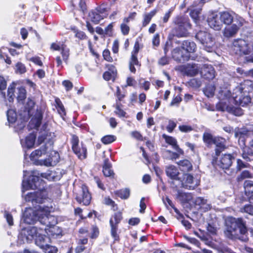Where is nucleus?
I'll return each instance as SVG.
<instances>
[{"label": "nucleus", "instance_id": "nucleus-46", "mask_svg": "<svg viewBox=\"0 0 253 253\" xmlns=\"http://www.w3.org/2000/svg\"><path fill=\"white\" fill-rule=\"evenodd\" d=\"M250 131L245 128L239 129L235 132V136L237 138H239V140L244 141V136L249 135Z\"/></svg>", "mask_w": 253, "mask_h": 253}, {"label": "nucleus", "instance_id": "nucleus-57", "mask_svg": "<svg viewBox=\"0 0 253 253\" xmlns=\"http://www.w3.org/2000/svg\"><path fill=\"white\" fill-rule=\"evenodd\" d=\"M35 105V103L33 100L28 98L27 99L26 104L25 106V109L27 110V113L28 115L30 114V110L33 108Z\"/></svg>", "mask_w": 253, "mask_h": 253}, {"label": "nucleus", "instance_id": "nucleus-26", "mask_svg": "<svg viewBox=\"0 0 253 253\" xmlns=\"http://www.w3.org/2000/svg\"><path fill=\"white\" fill-rule=\"evenodd\" d=\"M51 48L55 50H59L61 49V54L63 60L65 62H67L70 55L69 48H67L66 46L64 45H62V46L60 47L59 45L55 43H52Z\"/></svg>", "mask_w": 253, "mask_h": 253}, {"label": "nucleus", "instance_id": "nucleus-51", "mask_svg": "<svg viewBox=\"0 0 253 253\" xmlns=\"http://www.w3.org/2000/svg\"><path fill=\"white\" fill-rule=\"evenodd\" d=\"M55 102L57 105V109L58 113L61 115H65L66 112L63 105L59 99H56Z\"/></svg>", "mask_w": 253, "mask_h": 253}, {"label": "nucleus", "instance_id": "nucleus-34", "mask_svg": "<svg viewBox=\"0 0 253 253\" xmlns=\"http://www.w3.org/2000/svg\"><path fill=\"white\" fill-rule=\"evenodd\" d=\"M177 164L182 171L188 172L192 170V165L188 160H180Z\"/></svg>", "mask_w": 253, "mask_h": 253}, {"label": "nucleus", "instance_id": "nucleus-22", "mask_svg": "<svg viewBox=\"0 0 253 253\" xmlns=\"http://www.w3.org/2000/svg\"><path fill=\"white\" fill-rule=\"evenodd\" d=\"M200 73L203 78L208 80H212L215 77V71L211 65H204Z\"/></svg>", "mask_w": 253, "mask_h": 253}, {"label": "nucleus", "instance_id": "nucleus-35", "mask_svg": "<svg viewBox=\"0 0 253 253\" xmlns=\"http://www.w3.org/2000/svg\"><path fill=\"white\" fill-rule=\"evenodd\" d=\"M244 187L246 195L249 197V199L253 197V181L246 180L244 183Z\"/></svg>", "mask_w": 253, "mask_h": 253}, {"label": "nucleus", "instance_id": "nucleus-9", "mask_svg": "<svg viewBox=\"0 0 253 253\" xmlns=\"http://www.w3.org/2000/svg\"><path fill=\"white\" fill-rule=\"evenodd\" d=\"M235 157L231 154H224L218 158L214 157L213 162L223 169H227L231 166Z\"/></svg>", "mask_w": 253, "mask_h": 253}, {"label": "nucleus", "instance_id": "nucleus-60", "mask_svg": "<svg viewBox=\"0 0 253 253\" xmlns=\"http://www.w3.org/2000/svg\"><path fill=\"white\" fill-rule=\"evenodd\" d=\"M251 177V175L250 172L248 170L243 171L241 174L238 176L237 179L238 181H241L245 178H250Z\"/></svg>", "mask_w": 253, "mask_h": 253}, {"label": "nucleus", "instance_id": "nucleus-49", "mask_svg": "<svg viewBox=\"0 0 253 253\" xmlns=\"http://www.w3.org/2000/svg\"><path fill=\"white\" fill-rule=\"evenodd\" d=\"M96 11L101 14L104 18L108 15L107 5L105 3L101 4L96 8Z\"/></svg>", "mask_w": 253, "mask_h": 253}, {"label": "nucleus", "instance_id": "nucleus-50", "mask_svg": "<svg viewBox=\"0 0 253 253\" xmlns=\"http://www.w3.org/2000/svg\"><path fill=\"white\" fill-rule=\"evenodd\" d=\"M26 97V91L23 87H20L18 88V95L17 97V100L20 101H23Z\"/></svg>", "mask_w": 253, "mask_h": 253}, {"label": "nucleus", "instance_id": "nucleus-24", "mask_svg": "<svg viewBox=\"0 0 253 253\" xmlns=\"http://www.w3.org/2000/svg\"><path fill=\"white\" fill-rule=\"evenodd\" d=\"M193 202L196 207H198V209L202 210L203 211H206L211 208V205L208 203V200L203 197L196 198Z\"/></svg>", "mask_w": 253, "mask_h": 253}, {"label": "nucleus", "instance_id": "nucleus-17", "mask_svg": "<svg viewBox=\"0 0 253 253\" xmlns=\"http://www.w3.org/2000/svg\"><path fill=\"white\" fill-rule=\"evenodd\" d=\"M191 26H175L171 30L169 37H177L178 38L186 37L188 35V29Z\"/></svg>", "mask_w": 253, "mask_h": 253}, {"label": "nucleus", "instance_id": "nucleus-42", "mask_svg": "<svg viewBox=\"0 0 253 253\" xmlns=\"http://www.w3.org/2000/svg\"><path fill=\"white\" fill-rule=\"evenodd\" d=\"M157 12V10L154 9L149 13H146L144 15V19L142 23L143 27L146 26L149 23L152 17L156 14Z\"/></svg>", "mask_w": 253, "mask_h": 253}, {"label": "nucleus", "instance_id": "nucleus-31", "mask_svg": "<svg viewBox=\"0 0 253 253\" xmlns=\"http://www.w3.org/2000/svg\"><path fill=\"white\" fill-rule=\"evenodd\" d=\"M163 137L165 138L166 142L169 144L171 145L173 148L176 150L179 154H183V151L178 147L177 144L176 140L174 138L168 136L166 134H163Z\"/></svg>", "mask_w": 253, "mask_h": 253}, {"label": "nucleus", "instance_id": "nucleus-6", "mask_svg": "<svg viewBox=\"0 0 253 253\" xmlns=\"http://www.w3.org/2000/svg\"><path fill=\"white\" fill-rule=\"evenodd\" d=\"M231 99L232 102L242 106L248 104L251 101L250 95L244 93V91L239 85L233 89Z\"/></svg>", "mask_w": 253, "mask_h": 253}, {"label": "nucleus", "instance_id": "nucleus-16", "mask_svg": "<svg viewBox=\"0 0 253 253\" xmlns=\"http://www.w3.org/2000/svg\"><path fill=\"white\" fill-rule=\"evenodd\" d=\"M218 98L220 100L217 105L218 108L221 110L220 103H223L229 104L232 102V94L230 90L227 88H221L217 94Z\"/></svg>", "mask_w": 253, "mask_h": 253}, {"label": "nucleus", "instance_id": "nucleus-11", "mask_svg": "<svg viewBox=\"0 0 253 253\" xmlns=\"http://www.w3.org/2000/svg\"><path fill=\"white\" fill-rule=\"evenodd\" d=\"M178 182V186L190 190L195 189L199 185V182L195 181L193 175L189 173L183 174L182 179H179Z\"/></svg>", "mask_w": 253, "mask_h": 253}, {"label": "nucleus", "instance_id": "nucleus-14", "mask_svg": "<svg viewBox=\"0 0 253 253\" xmlns=\"http://www.w3.org/2000/svg\"><path fill=\"white\" fill-rule=\"evenodd\" d=\"M207 22L210 27L215 30H219L222 27V22L221 20L219 14L211 13L209 14Z\"/></svg>", "mask_w": 253, "mask_h": 253}, {"label": "nucleus", "instance_id": "nucleus-29", "mask_svg": "<svg viewBox=\"0 0 253 253\" xmlns=\"http://www.w3.org/2000/svg\"><path fill=\"white\" fill-rule=\"evenodd\" d=\"M253 156V138L249 142L248 147L244 148L243 149L242 157L243 159L247 161L251 160L249 156Z\"/></svg>", "mask_w": 253, "mask_h": 253}, {"label": "nucleus", "instance_id": "nucleus-2", "mask_svg": "<svg viewBox=\"0 0 253 253\" xmlns=\"http://www.w3.org/2000/svg\"><path fill=\"white\" fill-rule=\"evenodd\" d=\"M238 232L242 235L247 233V229L243 219L228 217L226 220V230L224 231L225 236L233 239L238 236Z\"/></svg>", "mask_w": 253, "mask_h": 253}, {"label": "nucleus", "instance_id": "nucleus-53", "mask_svg": "<svg viewBox=\"0 0 253 253\" xmlns=\"http://www.w3.org/2000/svg\"><path fill=\"white\" fill-rule=\"evenodd\" d=\"M42 177L45 178L49 180H56L58 178L55 176V173L53 171H50L41 174Z\"/></svg>", "mask_w": 253, "mask_h": 253}, {"label": "nucleus", "instance_id": "nucleus-27", "mask_svg": "<svg viewBox=\"0 0 253 253\" xmlns=\"http://www.w3.org/2000/svg\"><path fill=\"white\" fill-rule=\"evenodd\" d=\"M166 172L167 175L171 179L179 180V178L178 177L179 172L176 167L172 165L167 167L166 169Z\"/></svg>", "mask_w": 253, "mask_h": 253}, {"label": "nucleus", "instance_id": "nucleus-4", "mask_svg": "<svg viewBox=\"0 0 253 253\" xmlns=\"http://www.w3.org/2000/svg\"><path fill=\"white\" fill-rule=\"evenodd\" d=\"M231 52L239 56L249 54L250 56L247 61L253 62V43L249 44L244 40H235L231 47Z\"/></svg>", "mask_w": 253, "mask_h": 253}, {"label": "nucleus", "instance_id": "nucleus-59", "mask_svg": "<svg viewBox=\"0 0 253 253\" xmlns=\"http://www.w3.org/2000/svg\"><path fill=\"white\" fill-rule=\"evenodd\" d=\"M104 201V203L106 205L112 206L113 208V210H116L117 209V205L115 204V202L109 197L105 198Z\"/></svg>", "mask_w": 253, "mask_h": 253}, {"label": "nucleus", "instance_id": "nucleus-54", "mask_svg": "<svg viewBox=\"0 0 253 253\" xmlns=\"http://www.w3.org/2000/svg\"><path fill=\"white\" fill-rule=\"evenodd\" d=\"M116 140V137L113 135H108L103 137L101 141L105 144H108Z\"/></svg>", "mask_w": 253, "mask_h": 253}, {"label": "nucleus", "instance_id": "nucleus-3", "mask_svg": "<svg viewBox=\"0 0 253 253\" xmlns=\"http://www.w3.org/2000/svg\"><path fill=\"white\" fill-rule=\"evenodd\" d=\"M54 136V133L48 131V130L43 129L40 133L38 139V143L39 145L42 142H45V145L42 146L40 149L33 151L30 155L31 160H36L37 159L41 157L42 155L45 154L47 151L50 150L52 148L53 141L52 140Z\"/></svg>", "mask_w": 253, "mask_h": 253}, {"label": "nucleus", "instance_id": "nucleus-18", "mask_svg": "<svg viewBox=\"0 0 253 253\" xmlns=\"http://www.w3.org/2000/svg\"><path fill=\"white\" fill-rule=\"evenodd\" d=\"M27 171H24L23 180L22 182L23 188L27 190L29 188L34 189L38 187L37 183L39 180V177L32 175L29 180H26Z\"/></svg>", "mask_w": 253, "mask_h": 253}, {"label": "nucleus", "instance_id": "nucleus-30", "mask_svg": "<svg viewBox=\"0 0 253 253\" xmlns=\"http://www.w3.org/2000/svg\"><path fill=\"white\" fill-rule=\"evenodd\" d=\"M244 91V93L253 94V81L251 80H245L239 85Z\"/></svg>", "mask_w": 253, "mask_h": 253}, {"label": "nucleus", "instance_id": "nucleus-20", "mask_svg": "<svg viewBox=\"0 0 253 253\" xmlns=\"http://www.w3.org/2000/svg\"><path fill=\"white\" fill-rule=\"evenodd\" d=\"M171 54L173 58L178 62L186 61L189 58V55L186 54L181 47L173 49Z\"/></svg>", "mask_w": 253, "mask_h": 253}, {"label": "nucleus", "instance_id": "nucleus-33", "mask_svg": "<svg viewBox=\"0 0 253 253\" xmlns=\"http://www.w3.org/2000/svg\"><path fill=\"white\" fill-rule=\"evenodd\" d=\"M239 26L235 24L226 27L224 30V36L227 38H230L235 36L239 30Z\"/></svg>", "mask_w": 253, "mask_h": 253}, {"label": "nucleus", "instance_id": "nucleus-13", "mask_svg": "<svg viewBox=\"0 0 253 253\" xmlns=\"http://www.w3.org/2000/svg\"><path fill=\"white\" fill-rule=\"evenodd\" d=\"M91 199V195L87 187L85 185H82L80 191L77 193V201L79 203H83V205L87 206L90 204Z\"/></svg>", "mask_w": 253, "mask_h": 253}, {"label": "nucleus", "instance_id": "nucleus-15", "mask_svg": "<svg viewBox=\"0 0 253 253\" xmlns=\"http://www.w3.org/2000/svg\"><path fill=\"white\" fill-rule=\"evenodd\" d=\"M178 68L184 75L190 77L196 76L199 71V67L195 64H187L180 66Z\"/></svg>", "mask_w": 253, "mask_h": 253}, {"label": "nucleus", "instance_id": "nucleus-47", "mask_svg": "<svg viewBox=\"0 0 253 253\" xmlns=\"http://www.w3.org/2000/svg\"><path fill=\"white\" fill-rule=\"evenodd\" d=\"M15 85L14 84L9 85L7 90L8 100L9 102L13 101L14 98Z\"/></svg>", "mask_w": 253, "mask_h": 253}, {"label": "nucleus", "instance_id": "nucleus-64", "mask_svg": "<svg viewBox=\"0 0 253 253\" xmlns=\"http://www.w3.org/2000/svg\"><path fill=\"white\" fill-rule=\"evenodd\" d=\"M121 31L123 35H126L129 31V27L126 23H122L121 25Z\"/></svg>", "mask_w": 253, "mask_h": 253}, {"label": "nucleus", "instance_id": "nucleus-63", "mask_svg": "<svg viewBox=\"0 0 253 253\" xmlns=\"http://www.w3.org/2000/svg\"><path fill=\"white\" fill-rule=\"evenodd\" d=\"M179 129L183 132H188L193 130V127L188 125H182L179 126Z\"/></svg>", "mask_w": 253, "mask_h": 253}, {"label": "nucleus", "instance_id": "nucleus-8", "mask_svg": "<svg viewBox=\"0 0 253 253\" xmlns=\"http://www.w3.org/2000/svg\"><path fill=\"white\" fill-rule=\"evenodd\" d=\"M122 219V213L121 212H116L110 219V224L111 226V235L114 239V241H119L120 237L117 233L118 229V224Z\"/></svg>", "mask_w": 253, "mask_h": 253}, {"label": "nucleus", "instance_id": "nucleus-61", "mask_svg": "<svg viewBox=\"0 0 253 253\" xmlns=\"http://www.w3.org/2000/svg\"><path fill=\"white\" fill-rule=\"evenodd\" d=\"M16 72L19 74H23L26 72V68L23 64L21 63H18L16 66Z\"/></svg>", "mask_w": 253, "mask_h": 253}, {"label": "nucleus", "instance_id": "nucleus-10", "mask_svg": "<svg viewBox=\"0 0 253 253\" xmlns=\"http://www.w3.org/2000/svg\"><path fill=\"white\" fill-rule=\"evenodd\" d=\"M79 142L78 137L73 135L71 140L72 149L80 159H84L86 157V148L83 143H81L82 147L80 148Z\"/></svg>", "mask_w": 253, "mask_h": 253}, {"label": "nucleus", "instance_id": "nucleus-43", "mask_svg": "<svg viewBox=\"0 0 253 253\" xmlns=\"http://www.w3.org/2000/svg\"><path fill=\"white\" fill-rule=\"evenodd\" d=\"M215 86L212 84L207 85L203 89V91L206 96L208 97H212L214 94Z\"/></svg>", "mask_w": 253, "mask_h": 253}, {"label": "nucleus", "instance_id": "nucleus-37", "mask_svg": "<svg viewBox=\"0 0 253 253\" xmlns=\"http://www.w3.org/2000/svg\"><path fill=\"white\" fill-rule=\"evenodd\" d=\"M137 56V55L131 54L130 59L129 61V70L133 73H135L136 72V69L134 67V65L138 67H140L141 66V64L138 60Z\"/></svg>", "mask_w": 253, "mask_h": 253}, {"label": "nucleus", "instance_id": "nucleus-1", "mask_svg": "<svg viewBox=\"0 0 253 253\" xmlns=\"http://www.w3.org/2000/svg\"><path fill=\"white\" fill-rule=\"evenodd\" d=\"M35 210L31 208H26L23 213V219L26 223L34 224L39 220L43 225L48 226L50 225L49 219L52 218L50 216V208L48 206H35Z\"/></svg>", "mask_w": 253, "mask_h": 253}, {"label": "nucleus", "instance_id": "nucleus-5", "mask_svg": "<svg viewBox=\"0 0 253 253\" xmlns=\"http://www.w3.org/2000/svg\"><path fill=\"white\" fill-rule=\"evenodd\" d=\"M195 37L202 44L205 50L208 52H212L214 50L215 40L210 33L205 31H200L197 33Z\"/></svg>", "mask_w": 253, "mask_h": 253}, {"label": "nucleus", "instance_id": "nucleus-48", "mask_svg": "<svg viewBox=\"0 0 253 253\" xmlns=\"http://www.w3.org/2000/svg\"><path fill=\"white\" fill-rule=\"evenodd\" d=\"M215 137L209 132H205L203 134V140L205 143L208 145L213 143Z\"/></svg>", "mask_w": 253, "mask_h": 253}, {"label": "nucleus", "instance_id": "nucleus-28", "mask_svg": "<svg viewBox=\"0 0 253 253\" xmlns=\"http://www.w3.org/2000/svg\"><path fill=\"white\" fill-rule=\"evenodd\" d=\"M181 48L186 54H188L195 52L197 49V45L194 42L185 40L182 42Z\"/></svg>", "mask_w": 253, "mask_h": 253}, {"label": "nucleus", "instance_id": "nucleus-38", "mask_svg": "<svg viewBox=\"0 0 253 253\" xmlns=\"http://www.w3.org/2000/svg\"><path fill=\"white\" fill-rule=\"evenodd\" d=\"M35 136L33 134H30L28 136L24 141L21 140V142L23 147H27L28 148H32L35 143Z\"/></svg>", "mask_w": 253, "mask_h": 253}, {"label": "nucleus", "instance_id": "nucleus-40", "mask_svg": "<svg viewBox=\"0 0 253 253\" xmlns=\"http://www.w3.org/2000/svg\"><path fill=\"white\" fill-rule=\"evenodd\" d=\"M173 23L175 26H191L189 20L182 16L175 17L173 19Z\"/></svg>", "mask_w": 253, "mask_h": 253}, {"label": "nucleus", "instance_id": "nucleus-7", "mask_svg": "<svg viewBox=\"0 0 253 253\" xmlns=\"http://www.w3.org/2000/svg\"><path fill=\"white\" fill-rule=\"evenodd\" d=\"M46 194L45 191H37L28 193L24 196L26 202H31L33 206L37 204H41L46 200Z\"/></svg>", "mask_w": 253, "mask_h": 253}, {"label": "nucleus", "instance_id": "nucleus-58", "mask_svg": "<svg viewBox=\"0 0 253 253\" xmlns=\"http://www.w3.org/2000/svg\"><path fill=\"white\" fill-rule=\"evenodd\" d=\"M121 103L118 102V101L117 100L116 105V110L115 111V113L120 117H124L126 115V112L121 109Z\"/></svg>", "mask_w": 253, "mask_h": 253}, {"label": "nucleus", "instance_id": "nucleus-19", "mask_svg": "<svg viewBox=\"0 0 253 253\" xmlns=\"http://www.w3.org/2000/svg\"><path fill=\"white\" fill-rule=\"evenodd\" d=\"M43 113L38 109L30 120L29 126L31 129H37L41 125Z\"/></svg>", "mask_w": 253, "mask_h": 253}, {"label": "nucleus", "instance_id": "nucleus-62", "mask_svg": "<svg viewBox=\"0 0 253 253\" xmlns=\"http://www.w3.org/2000/svg\"><path fill=\"white\" fill-rule=\"evenodd\" d=\"M103 56L104 59L108 61V62H112L113 58L110 56V52L108 49H105L103 52Z\"/></svg>", "mask_w": 253, "mask_h": 253}, {"label": "nucleus", "instance_id": "nucleus-45", "mask_svg": "<svg viewBox=\"0 0 253 253\" xmlns=\"http://www.w3.org/2000/svg\"><path fill=\"white\" fill-rule=\"evenodd\" d=\"M7 120L9 123L13 124L17 119V114L15 110L9 109L7 111Z\"/></svg>", "mask_w": 253, "mask_h": 253}, {"label": "nucleus", "instance_id": "nucleus-32", "mask_svg": "<svg viewBox=\"0 0 253 253\" xmlns=\"http://www.w3.org/2000/svg\"><path fill=\"white\" fill-rule=\"evenodd\" d=\"M176 198L182 203H186L192 199V196L190 193L183 192L180 190L177 191Z\"/></svg>", "mask_w": 253, "mask_h": 253}, {"label": "nucleus", "instance_id": "nucleus-21", "mask_svg": "<svg viewBox=\"0 0 253 253\" xmlns=\"http://www.w3.org/2000/svg\"><path fill=\"white\" fill-rule=\"evenodd\" d=\"M44 232L43 229L40 228L38 234L35 238L36 244L41 248L44 247L50 242V239L43 234Z\"/></svg>", "mask_w": 253, "mask_h": 253}, {"label": "nucleus", "instance_id": "nucleus-36", "mask_svg": "<svg viewBox=\"0 0 253 253\" xmlns=\"http://www.w3.org/2000/svg\"><path fill=\"white\" fill-rule=\"evenodd\" d=\"M102 171L106 177H112L114 175L113 171L111 169V165L108 159H106L104 161Z\"/></svg>", "mask_w": 253, "mask_h": 253}, {"label": "nucleus", "instance_id": "nucleus-55", "mask_svg": "<svg viewBox=\"0 0 253 253\" xmlns=\"http://www.w3.org/2000/svg\"><path fill=\"white\" fill-rule=\"evenodd\" d=\"M190 86L194 88H199L202 85V82L200 80L197 78H193L188 82Z\"/></svg>", "mask_w": 253, "mask_h": 253}, {"label": "nucleus", "instance_id": "nucleus-25", "mask_svg": "<svg viewBox=\"0 0 253 253\" xmlns=\"http://www.w3.org/2000/svg\"><path fill=\"white\" fill-rule=\"evenodd\" d=\"M226 140L221 137H215L212 144L216 146L215 149V155L219 156L220 153L225 149Z\"/></svg>", "mask_w": 253, "mask_h": 253}, {"label": "nucleus", "instance_id": "nucleus-56", "mask_svg": "<svg viewBox=\"0 0 253 253\" xmlns=\"http://www.w3.org/2000/svg\"><path fill=\"white\" fill-rule=\"evenodd\" d=\"M45 253H57V248L55 246H50L48 244L42 248Z\"/></svg>", "mask_w": 253, "mask_h": 253}, {"label": "nucleus", "instance_id": "nucleus-44", "mask_svg": "<svg viewBox=\"0 0 253 253\" xmlns=\"http://www.w3.org/2000/svg\"><path fill=\"white\" fill-rule=\"evenodd\" d=\"M116 195L123 199H127L130 195V190L126 188L118 190L115 192Z\"/></svg>", "mask_w": 253, "mask_h": 253}, {"label": "nucleus", "instance_id": "nucleus-39", "mask_svg": "<svg viewBox=\"0 0 253 253\" xmlns=\"http://www.w3.org/2000/svg\"><path fill=\"white\" fill-rule=\"evenodd\" d=\"M219 15L221 20L222 22V24L224 23L225 24L229 25L233 21V17L232 15L228 12L225 11L220 12Z\"/></svg>", "mask_w": 253, "mask_h": 253}, {"label": "nucleus", "instance_id": "nucleus-12", "mask_svg": "<svg viewBox=\"0 0 253 253\" xmlns=\"http://www.w3.org/2000/svg\"><path fill=\"white\" fill-rule=\"evenodd\" d=\"M39 232L37 227L29 226L22 229L21 236L24 242L29 243L36 238Z\"/></svg>", "mask_w": 253, "mask_h": 253}, {"label": "nucleus", "instance_id": "nucleus-23", "mask_svg": "<svg viewBox=\"0 0 253 253\" xmlns=\"http://www.w3.org/2000/svg\"><path fill=\"white\" fill-rule=\"evenodd\" d=\"M220 105L222 111H226L237 116H240L243 114V110L240 108L236 107L232 105L223 103H220Z\"/></svg>", "mask_w": 253, "mask_h": 253}, {"label": "nucleus", "instance_id": "nucleus-52", "mask_svg": "<svg viewBox=\"0 0 253 253\" xmlns=\"http://www.w3.org/2000/svg\"><path fill=\"white\" fill-rule=\"evenodd\" d=\"M49 157L53 166L56 165L59 161V155L56 152L53 151L51 152Z\"/></svg>", "mask_w": 253, "mask_h": 253}, {"label": "nucleus", "instance_id": "nucleus-41", "mask_svg": "<svg viewBox=\"0 0 253 253\" xmlns=\"http://www.w3.org/2000/svg\"><path fill=\"white\" fill-rule=\"evenodd\" d=\"M89 18L91 21L94 24H98L100 20L103 19L104 17L101 14L96 11H91L89 13Z\"/></svg>", "mask_w": 253, "mask_h": 253}]
</instances>
